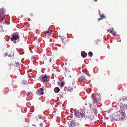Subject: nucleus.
Instances as JSON below:
<instances>
[{"label": "nucleus", "instance_id": "12", "mask_svg": "<svg viewBox=\"0 0 127 127\" xmlns=\"http://www.w3.org/2000/svg\"><path fill=\"white\" fill-rule=\"evenodd\" d=\"M54 90L56 93H57L59 92L60 90L59 87H56L54 88Z\"/></svg>", "mask_w": 127, "mask_h": 127}, {"label": "nucleus", "instance_id": "21", "mask_svg": "<svg viewBox=\"0 0 127 127\" xmlns=\"http://www.w3.org/2000/svg\"><path fill=\"white\" fill-rule=\"evenodd\" d=\"M4 19V16H2L0 15V20L2 19V20H3Z\"/></svg>", "mask_w": 127, "mask_h": 127}, {"label": "nucleus", "instance_id": "32", "mask_svg": "<svg viewBox=\"0 0 127 127\" xmlns=\"http://www.w3.org/2000/svg\"><path fill=\"white\" fill-rule=\"evenodd\" d=\"M94 0L95 1H96L97 0Z\"/></svg>", "mask_w": 127, "mask_h": 127}, {"label": "nucleus", "instance_id": "29", "mask_svg": "<svg viewBox=\"0 0 127 127\" xmlns=\"http://www.w3.org/2000/svg\"><path fill=\"white\" fill-rule=\"evenodd\" d=\"M40 126L41 127H42V126L43 125L42 124L40 123Z\"/></svg>", "mask_w": 127, "mask_h": 127}, {"label": "nucleus", "instance_id": "25", "mask_svg": "<svg viewBox=\"0 0 127 127\" xmlns=\"http://www.w3.org/2000/svg\"><path fill=\"white\" fill-rule=\"evenodd\" d=\"M112 30V29H109L107 30V31L108 32H109L110 33L111 32V31Z\"/></svg>", "mask_w": 127, "mask_h": 127}, {"label": "nucleus", "instance_id": "30", "mask_svg": "<svg viewBox=\"0 0 127 127\" xmlns=\"http://www.w3.org/2000/svg\"><path fill=\"white\" fill-rule=\"evenodd\" d=\"M30 18H28V20L29 21H30Z\"/></svg>", "mask_w": 127, "mask_h": 127}, {"label": "nucleus", "instance_id": "24", "mask_svg": "<svg viewBox=\"0 0 127 127\" xmlns=\"http://www.w3.org/2000/svg\"><path fill=\"white\" fill-rule=\"evenodd\" d=\"M16 66L17 67H20V64H19V63H16Z\"/></svg>", "mask_w": 127, "mask_h": 127}, {"label": "nucleus", "instance_id": "23", "mask_svg": "<svg viewBox=\"0 0 127 127\" xmlns=\"http://www.w3.org/2000/svg\"><path fill=\"white\" fill-rule=\"evenodd\" d=\"M61 86L63 87L64 85V82H61Z\"/></svg>", "mask_w": 127, "mask_h": 127}, {"label": "nucleus", "instance_id": "9", "mask_svg": "<svg viewBox=\"0 0 127 127\" xmlns=\"http://www.w3.org/2000/svg\"><path fill=\"white\" fill-rule=\"evenodd\" d=\"M119 112L121 113V116L122 118H127V117L126 116V117L125 114V112H124L123 111L120 110L119 111Z\"/></svg>", "mask_w": 127, "mask_h": 127}, {"label": "nucleus", "instance_id": "22", "mask_svg": "<svg viewBox=\"0 0 127 127\" xmlns=\"http://www.w3.org/2000/svg\"><path fill=\"white\" fill-rule=\"evenodd\" d=\"M80 79L81 80H82L83 81L84 80H85L86 79L84 77V76H83L82 77H81V78H80Z\"/></svg>", "mask_w": 127, "mask_h": 127}, {"label": "nucleus", "instance_id": "8", "mask_svg": "<svg viewBox=\"0 0 127 127\" xmlns=\"http://www.w3.org/2000/svg\"><path fill=\"white\" fill-rule=\"evenodd\" d=\"M35 121H42V118L41 115H38L35 118Z\"/></svg>", "mask_w": 127, "mask_h": 127}, {"label": "nucleus", "instance_id": "19", "mask_svg": "<svg viewBox=\"0 0 127 127\" xmlns=\"http://www.w3.org/2000/svg\"><path fill=\"white\" fill-rule=\"evenodd\" d=\"M88 55L90 57H91L93 55V54L92 52H89Z\"/></svg>", "mask_w": 127, "mask_h": 127}, {"label": "nucleus", "instance_id": "16", "mask_svg": "<svg viewBox=\"0 0 127 127\" xmlns=\"http://www.w3.org/2000/svg\"><path fill=\"white\" fill-rule=\"evenodd\" d=\"M83 117H85V118L86 119H87V118L90 119H90L91 118H90V116L89 115H85L84 114V116H83Z\"/></svg>", "mask_w": 127, "mask_h": 127}, {"label": "nucleus", "instance_id": "35", "mask_svg": "<svg viewBox=\"0 0 127 127\" xmlns=\"http://www.w3.org/2000/svg\"><path fill=\"white\" fill-rule=\"evenodd\" d=\"M65 65H66V63H65Z\"/></svg>", "mask_w": 127, "mask_h": 127}, {"label": "nucleus", "instance_id": "10", "mask_svg": "<svg viewBox=\"0 0 127 127\" xmlns=\"http://www.w3.org/2000/svg\"><path fill=\"white\" fill-rule=\"evenodd\" d=\"M45 33V35L47 36L48 37H49L50 36H52V33L49 30L47 31Z\"/></svg>", "mask_w": 127, "mask_h": 127}, {"label": "nucleus", "instance_id": "4", "mask_svg": "<svg viewBox=\"0 0 127 127\" xmlns=\"http://www.w3.org/2000/svg\"><path fill=\"white\" fill-rule=\"evenodd\" d=\"M120 119V115L118 114L112 117L111 120L113 122H114L115 121H117Z\"/></svg>", "mask_w": 127, "mask_h": 127}, {"label": "nucleus", "instance_id": "33", "mask_svg": "<svg viewBox=\"0 0 127 127\" xmlns=\"http://www.w3.org/2000/svg\"><path fill=\"white\" fill-rule=\"evenodd\" d=\"M10 56H11V55H9V57H10Z\"/></svg>", "mask_w": 127, "mask_h": 127}, {"label": "nucleus", "instance_id": "3", "mask_svg": "<svg viewBox=\"0 0 127 127\" xmlns=\"http://www.w3.org/2000/svg\"><path fill=\"white\" fill-rule=\"evenodd\" d=\"M19 37L18 33L15 32L13 33V34L12 37L11 38L12 41L18 39Z\"/></svg>", "mask_w": 127, "mask_h": 127}, {"label": "nucleus", "instance_id": "17", "mask_svg": "<svg viewBox=\"0 0 127 127\" xmlns=\"http://www.w3.org/2000/svg\"><path fill=\"white\" fill-rule=\"evenodd\" d=\"M110 33L114 35H115L116 34L115 32L114 31L113 29H112V30L111 32Z\"/></svg>", "mask_w": 127, "mask_h": 127}, {"label": "nucleus", "instance_id": "26", "mask_svg": "<svg viewBox=\"0 0 127 127\" xmlns=\"http://www.w3.org/2000/svg\"><path fill=\"white\" fill-rule=\"evenodd\" d=\"M97 99H95L94 100V103H96V102H97Z\"/></svg>", "mask_w": 127, "mask_h": 127}, {"label": "nucleus", "instance_id": "13", "mask_svg": "<svg viewBox=\"0 0 127 127\" xmlns=\"http://www.w3.org/2000/svg\"><path fill=\"white\" fill-rule=\"evenodd\" d=\"M100 18L98 19V21H99L100 20L102 19L103 18H105V17L104 15L103 14L100 15Z\"/></svg>", "mask_w": 127, "mask_h": 127}, {"label": "nucleus", "instance_id": "1", "mask_svg": "<svg viewBox=\"0 0 127 127\" xmlns=\"http://www.w3.org/2000/svg\"><path fill=\"white\" fill-rule=\"evenodd\" d=\"M74 114L75 117L77 118H82L84 116V114L83 113H81L78 111H77L74 112Z\"/></svg>", "mask_w": 127, "mask_h": 127}, {"label": "nucleus", "instance_id": "2", "mask_svg": "<svg viewBox=\"0 0 127 127\" xmlns=\"http://www.w3.org/2000/svg\"><path fill=\"white\" fill-rule=\"evenodd\" d=\"M38 80L43 82V83L47 82L49 81V79H48L47 77L45 75L41 78V77H39Z\"/></svg>", "mask_w": 127, "mask_h": 127}, {"label": "nucleus", "instance_id": "6", "mask_svg": "<svg viewBox=\"0 0 127 127\" xmlns=\"http://www.w3.org/2000/svg\"><path fill=\"white\" fill-rule=\"evenodd\" d=\"M6 11V9H4L3 8H1L0 9V15L2 16H4L5 14Z\"/></svg>", "mask_w": 127, "mask_h": 127}, {"label": "nucleus", "instance_id": "27", "mask_svg": "<svg viewBox=\"0 0 127 127\" xmlns=\"http://www.w3.org/2000/svg\"><path fill=\"white\" fill-rule=\"evenodd\" d=\"M30 93H28L27 94H26L27 95V96L29 95H30Z\"/></svg>", "mask_w": 127, "mask_h": 127}, {"label": "nucleus", "instance_id": "36", "mask_svg": "<svg viewBox=\"0 0 127 127\" xmlns=\"http://www.w3.org/2000/svg\"><path fill=\"white\" fill-rule=\"evenodd\" d=\"M74 87L75 88V86Z\"/></svg>", "mask_w": 127, "mask_h": 127}, {"label": "nucleus", "instance_id": "11", "mask_svg": "<svg viewBox=\"0 0 127 127\" xmlns=\"http://www.w3.org/2000/svg\"><path fill=\"white\" fill-rule=\"evenodd\" d=\"M81 55L82 57L85 58L87 56V53L83 52L81 53Z\"/></svg>", "mask_w": 127, "mask_h": 127}, {"label": "nucleus", "instance_id": "7", "mask_svg": "<svg viewBox=\"0 0 127 127\" xmlns=\"http://www.w3.org/2000/svg\"><path fill=\"white\" fill-rule=\"evenodd\" d=\"M75 122L73 120L70 121L69 123V127H75L76 125Z\"/></svg>", "mask_w": 127, "mask_h": 127}, {"label": "nucleus", "instance_id": "5", "mask_svg": "<svg viewBox=\"0 0 127 127\" xmlns=\"http://www.w3.org/2000/svg\"><path fill=\"white\" fill-rule=\"evenodd\" d=\"M43 91V90L42 88H39L37 90L36 93L38 95H42L44 94Z\"/></svg>", "mask_w": 127, "mask_h": 127}, {"label": "nucleus", "instance_id": "18", "mask_svg": "<svg viewBox=\"0 0 127 127\" xmlns=\"http://www.w3.org/2000/svg\"><path fill=\"white\" fill-rule=\"evenodd\" d=\"M54 61V57H52L51 58H50L49 61L50 63H52Z\"/></svg>", "mask_w": 127, "mask_h": 127}, {"label": "nucleus", "instance_id": "20", "mask_svg": "<svg viewBox=\"0 0 127 127\" xmlns=\"http://www.w3.org/2000/svg\"><path fill=\"white\" fill-rule=\"evenodd\" d=\"M61 39H62V40L63 42L65 43L66 41V39L63 38H61Z\"/></svg>", "mask_w": 127, "mask_h": 127}, {"label": "nucleus", "instance_id": "34", "mask_svg": "<svg viewBox=\"0 0 127 127\" xmlns=\"http://www.w3.org/2000/svg\"><path fill=\"white\" fill-rule=\"evenodd\" d=\"M10 56H11V55H9V57H10Z\"/></svg>", "mask_w": 127, "mask_h": 127}, {"label": "nucleus", "instance_id": "28", "mask_svg": "<svg viewBox=\"0 0 127 127\" xmlns=\"http://www.w3.org/2000/svg\"><path fill=\"white\" fill-rule=\"evenodd\" d=\"M5 54V56H7V53H5V54Z\"/></svg>", "mask_w": 127, "mask_h": 127}, {"label": "nucleus", "instance_id": "31", "mask_svg": "<svg viewBox=\"0 0 127 127\" xmlns=\"http://www.w3.org/2000/svg\"><path fill=\"white\" fill-rule=\"evenodd\" d=\"M126 109H127V105L126 106Z\"/></svg>", "mask_w": 127, "mask_h": 127}, {"label": "nucleus", "instance_id": "15", "mask_svg": "<svg viewBox=\"0 0 127 127\" xmlns=\"http://www.w3.org/2000/svg\"><path fill=\"white\" fill-rule=\"evenodd\" d=\"M68 91L71 92L73 91V89L72 87L70 86L68 88Z\"/></svg>", "mask_w": 127, "mask_h": 127}, {"label": "nucleus", "instance_id": "14", "mask_svg": "<svg viewBox=\"0 0 127 127\" xmlns=\"http://www.w3.org/2000/svg\"><path fill=\"white\" fill-rule=\"evenodd\" d=\"M63 70L64 71V73H66L68 71V72L69 71L68 70V69L65 67L63 68Z\"/></svg>", "mask_w": 127, "mask_h": 127}]
</instances>
